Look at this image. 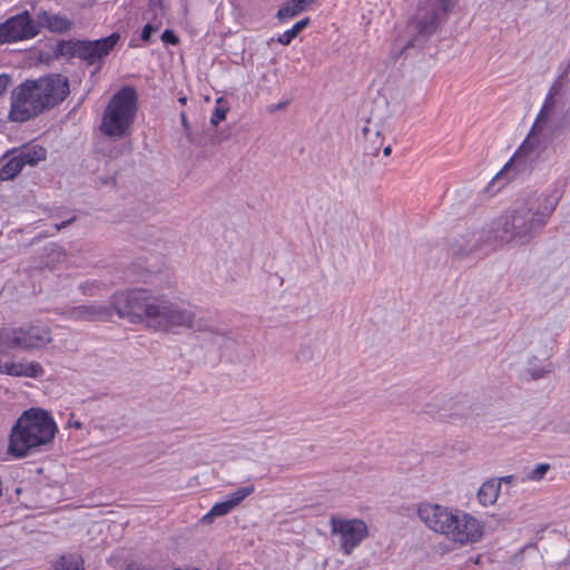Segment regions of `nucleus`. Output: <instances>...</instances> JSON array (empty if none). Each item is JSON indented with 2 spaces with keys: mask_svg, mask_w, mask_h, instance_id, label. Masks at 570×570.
<instances>
[{
  "mask_svg": "<svg viewBox=\"0 0 570 570\" xmlns=\"http://www.w3.org/2000/svg\"><path fill=\"white\" fill-rule=\"evenodd\" d=\"M560 198L557 189L528 195L492 220L487 229L485 242L492 248L530 243L548 224Z\"/></svg>",
  "mask_w": 570,
  "mask_h": 570,
  "instance_id": "1",
  "label": "nucleus"
},
{
  "mask_svg": "<svg viewBox=\"0 0 570 570\" xmlns=\"http://www.w3.org/2000/svg\"><path fill=\"white\" fill-rule=\"evenodd\" d=\"M111 304L119 317L161 332L191 328L196 317L195 312L184 304L141 288L116 293Z\"/></svg>",
  "mask_w": 570,
  "mask_h": 570,
  "instance_id": "2",
  "label": "nucleus"
},
{
  "mask_svg": "<svg viewBox=\"0 0 570 570\" xmlns=\"http://www.w3.org/2000/svg\"><path fill=\"white\" fill-rule=\"evenodd\" d=\"M69 95V82L61 75H49L37 80H26L11 92L9 119L27 121L48 108L61 102Z\"/></svg>",
  "mask_w": 570,
  "mask_h": 570,
  "instance_id": "3",
  "label": "nucleus"
},
{
  "mask_svg": "<svg viewBox=\"0 0 570 570\" xmlns=\"http://www.w3.org/2000/svg\"><path fill=\"white\" fill-rule=\"evenodd\" d=\"M417 514L429 529L460 546L475 543L483 535L481 522L458 509L423 503L419 507Z\"/></svg>",
  "mask_w": 570,
  "mask_h": 570,
  "instance_id": "4",
  "label": "nucleus"
},
{
  "mask_svg": "<svg viewBox=\"0 0 570 570\" xmlns=\"http://www.w3.org/2000/svg\"><path fill=\"white\" fill-rule=\"evenodd\" d=\"M57 426L51 415L41 409L24 411L9 434L8 454L22 459L51 444Z\"/></svg>",
  "mask_w": 570,
  "mask_h": 570,
  "instance_id": "5",
  "label": "nucleus"
},
{
  "mask_svg": "<svg viewBox=\"0 0 570 570\" xmlns=\"http://www.w3.org/2000/svg\"><path fill=\"white\" fill-rule=\"evenodd\" d=\"M448 0H428L422 6L415 19L405 29V35L394 40L391 48V58L396 61L410 49H421L429 38L436 31L449 13Z\"/></svg>",
  "mask_w": 570,
  "mask_h": 570,
  "instance_id": "6",
  "label": "nucleus"
},
{
  "mask_svg": "<svg viewBox=\"0 0 570 570\" xmlns=\"http://www.w3.org/2000/svg\"><path fill=\"white\" fill-rule=\"evenodd\" d=\"M137 92L132 87H124L116 92L104 110L99 129L111 139H122L131 135L137 114Z\"/></svg>",
  "mask_w": 570,
  "mask_h": 570,
  "instance_id": "7",
  "label": "nucleus"
},
{
  "mask_svg": "<svg viewBox=\"0 0 570 570\" xmlns=\"http://www.w3.org/2000/svg\"><path fill=\"white\" fill-rule=\"evenodd\" d=\"M551 136V120L541 116H537L534 124L524 141L521 144L512 159L503 167L494 179H509V174L514 167H519L520 171L528 169L529 165L535 161L543 153L547 146L544 131Z\"/></svg>",
  "mask_w": 570,
  "mask_h": 570,
  "instance_id": "8",
  "label": "nucleus"
},
{
  "mask_svg": "<svg viewBox=\"0 0 570 570\" xmlns=\"http://www.w3.org/2000/svg\"><path fill=\"white\" fill-rule=\"evenodd\" d=\"M51 342V328L40 323L0 328V347L8 350L22 352L40 351Z\"/></svg>",
  "mask_w": 570,
  "mask_h": 570,
  "instance_id": "9",
  "label": "nucleus"
},
{
  "mask_svg": "<svg viewBox=\"0 0 570 570\" xmlns=\"http://www.w3.org/2000/svg\"><path fill=\"white\" fill-rule=\"evenodd\" d=\"M117 32L98 40H62L57 45L55 53L62 58H79L88 65H100L119 41Z\"/></svg>",
  "mask_w": 570,
  "mask_h": 570,
  "instance_id": "10",
  "label": "nucleus"
},
{
  "mask_svg": "<svg viewBox=\"0 0 570 570\" xmlns=\"http://www.w3.org/2000/svg\"><path fill=\"white\" fill-rule=\"evenodd\" d=\"M563 83L557 79L549 88L538 116L551 120V134L560 135L570 128V105L561 96Z\"/></svg>",
  "mask_w": 570,
  "mask_h": 570,
  "instance_id": "11",
  "label": "nucleus"
},
{
  "mask_svg": "<svg viewBox=\"0 0 570 570\" xmlns=\"http://www.w3.org/2000/svg\"><path fill=\"white\" fill-rule=\"evenodd\" d=\"M331 533L340 538V547L345 556H350L361 542L368 537V528L362 519H330Z\"/></svg>",
  "mask_w": 570,
  "mask_h": 570,
  "instance_id": "12",
  "label": "nucleus"
},
{
  "mask_svg": "<svg viewBox=\"0 0 570 570\" xmlns=\"http://www.w3.org/2000/svg\"><path fill=\"white\" fill-rule=\"evenodd\" d=\"M38 31L30 14L24 11L0 24V43L30 39L37 36Z\"/></svg>",
  "mask_w": 570,
  "mask_h": 570,
  "instance_id": "13",
  "label": "nucleus"
},
{
  "mask_svg": "<svg viewBox=\"0 0 570 570\" xmlns=\"http://www.w3.org/2000/svg\"><path fill=\"white\" fill-rule=\"evenodd\" d=\"M114 311L115 308L111 303L110 305L88 304L68 307L62 314L72 321L99 322L108 321Z\"/></svg>",
  "mask_w": 570,
  "mask_h": 570,
  "instance_id": "14",
  "label": "nucleus"
},
{
  "mask_svg": "<svg viewBox=\"0 0 570 570\" xmlns=\"http://www.w3.org/2000/svg\"><path fill=\"white\" fill-rule=\"evenodd\" d=\"M254 491L255 487L253 484L238 488L235 492L229 493L225 501L215 503L209 512L202 518V522L212 523L215 518L227 515L247 497L252 495Z\"/></svg>",
  "mask_w": 570,
  "mask_h": 570,
  "instance_id": "15",
  "label": "nucleus"
},
{
  "mask_svg": "<svg viewBox=\"0 0 570 570\" xmlns=\"http://www.w3.org/2000/svg\"><path fill=\"white\" fill-rule=\"evenodd\" d=\"M485 238L487 230H482L478 234L466 230L449 243V250L455 256H464L480 248L483 244L488 245Z\"/></svg>",
  "mask_w": 570,
  "mask_h": 570,
  "instance_id": "16",
  "label": "nucleus"
},
{
  "mask_svg": "<svg viewBox=\"0 0 570 570\" xmlns=\"http://www.w3.org/2000/svg\"><path fill=\"white\" fill-rule=\"evenodd\" d=\"M37 28H46L51 32L62 33L71 29L72 21L65 16L41 10L37 13Z\"/></svg>",
  "mask_w": 570,
  "mask_h": 570,
  "instance_id": "17",
  "label": "nucleus"
},
{
  "mask_svg": "<svg viewBox=\"0 0 570 570\" xmlns=\"http://www.w3.org/2000/svg\"><path fill=\"white\" fill-rule=\"evenodd\" d=\"M45 255L42 259V264L45 267L49 269H56L62 264H65L68 259V254L66 250L58 244L51 243L45 247Z\"/></svg>",
  "mask_w": 570,
  "mask_h": 570,
  "instance_id": "18",
  "label": "nucleus"
},
{
  "mask_svg": "<svg viewBox=\"0 0 570 570\" xmlns=\"http://www.w3.org/2000/svg\"><path fill=\"white\" fill-rule=\"evenodd\" d=\"M500 493V482L498 480H489L484 482L478 491V501L483 507L492 505L497 502Z\"/></svg>",
  "mask_w": 570,
  "mask_h": 570,
  "instance_id": "19",
  "label": "nucleus"
},
{
  "mask_svg": "<svg viewBox=\"0 0 570 570\" xmlns=\"http://www.w3.org/2000/svg\"><path fill=\"white\" fill-rule=\"evenodd\" d=\"M45 370L39 362L31 361L28 363L13 362V376L37 379L42 376Z\"/></svg>",
  "mask_w": 570,
  "mask_h": 570,
  "instance_id": "20",
  "label": "nucleus"
},
{
  "mask_svg": "<svg viewBox=\"0 0 570 570\" xmlns=\"http://www.w3.org/2000/svg\"><path fill=\"white\" fill-rule=\"evenodd\" d=\"M24 165L36 166L46 159L47 150L40 145L26 146L18 151Z\"/></svg>",
  "mask_w": 570,
  "mask_h": 570,
  "instance_id": "21",
  "label": "nucleus"
},
{
  "mask_svg": "<svg viewBox=\"0 0 570 570\" xmlns=\"http://www.w3.org/2000/svg\"><path fill=\"white\" fill-rule=\"evenodd\" d=\"M362 135L364 139L371 145L367 150L372 155H376L382 146L381 131L377 125H373L370 120L362 128Z\"/></svg>",
  "mask_w": 570,
  "mask_h": 570,
  "instance_id": "22",
  "label": "nucleus"
},
{
  "mask_svg": "<svg viewBox=\"0 0 570 570\" xmlns=\"http://www.w3.org/2000/svg\"><path fill=\"white\" fill-rule=\"evenodd\" d=\"M314 1L315 0H291L278 10L277 17L279 19L293 18L304 11L305 8Z\"/></svg>",
  "mask_w": 570,
  "mask_h": 570,
  "instance_id": "23",
  "label": "nucleus"
},
{
  "mask_svg": "<svg viewBox=\"0 0 570 570\" xmlns=\"http://www.w3.org/2000/svg\"><path fill=\"white\" fill-rule=\"evenodd\" d=\"M554 365L551 362H546L542 365L538 364V357L532 356L528 361L527 373L533 380H539L544 377L547 374L553 372Z\"/></svg>",
  "mask_w": 570,
  "mask_h": 570,
  "instance_id": "24",
  "label": "nucleus"
},
{
  "mask_svg": "<svg viewBox=\"0 0 570 570\" xmlns=\"http://www.w3.org/2000/svg\"><path fill=\"white\" fill-rule=\"evenodd\" d=\"M24 164L20 159L17 154L12 158H10L0 170V179L1 180H10L13 179L23 168Z\"/></svg>",
  "mask_w": 570,
  "mask_h": 570,
  "instance_id": "25",
  "label": "nucleus"
},
{
  "mask_svg": "<svg viewBox=\"0 0 570 570\" xmlns=\"http://www.w3.org/2000/svg\"><path fill=\"white\" fill-rule=\"evenodd\" d=\"M82 563L78 556H63L55 564V570H83Z\"/></svg>",
  "mask_w": 570,
  "mask_h": 570,
  "instance_id": "26",
  "label": "nucleus"
},
{
  "mask_svg": "<svg viewBox=\"0 0 570 570\" xmlns=\"http://www.w3.org/2000/svg\"><path fill=\"white\" fill-rule=\"evenodd\" d=\"M309 24V19L304 18L303 20L296 22L292 29L285 31L282 36L278 38V42L282 45H289V42L307 26Z\"/></svg>",
  "mask_w": 570,
  "mask_h": 570,
  "instance_id": "27",
  "label": "nucleus"
},
{
  "mask_svg": "<svg viewBox=\"0 0 570 570\" xmlns=\"http://www.w3.org/2000/svg\"><path fill=\"white\" fill-rule=\"evenodd\" d=\"M228 106L223 98L216 100L214 112L210 117V124L217 126L222 120L226 118Z\"/></svg>",
  "mask_w": 570,
  "mask_h": 570,
  "instance_id": "28",
  "label": "nucleus"
},
{
  "mask_svg": "<svg viewBox=\"0 0 570 570\" xmlns=\"http://www.w3.org/2000/svg\"><path fill=\"white\" fill-rule=\"evenodd\" d=\"M549 469L550 465L548 463H540L528 474V479L539 481L546 475Z\"/></svg>",
  "mask_w": 570,
  "mask_h": 570,
  "instance_id": "29",
  "label": "nucleus"
},
{
  "mask_svg": "<svg viewBox=\"0 0 570 570\" xmlns=\"http://www.w3.org/2000/svg\"><path fill=\"white\" fill-rule=\"evenodd\" d=\"M161 40L166 43L170 45H177L178 43V37L174 33V31L167 29L161 35Z\"/></svg>",
  "mask_w": 570,
  "mask_h": 570,
  "instance_id": "30",
  "label": "nucleus"
},
{
  "mask_svg": "<svg viewBox=\"0 0 570 570\" xmlns=\"http://www.w3.org/2000/svg\"><path fill=\"white\" fill-rule=\"evenodd\" d=\"M0 374L13 376V361L3 362L0 358Z\"/></svg>",
  "mask_w": 570,
  "mask_h": 570,
  "instance_id": "31",
  "label": "nucleus"
},
{
  "mask_svg": "<svg viewBox=\"0 0 570 570\" xmlns=\"http://www.w3.org/2000/svg\"><path fill=\"white\" fill-rule=\"evenodd\" d=\"M157 31V28L153 27L151 24L147 23L144 29H142V32H141V39L144 41H149L150 38H151V35L155 33Z\"/></svg>",
  "mask_w": 570,
  "mask_h": 570,
  "instance_id": "32",
  "label": "nucleus"
},
{
  "mask_svg": "<svg viewBox=\"0 0 570 570\" xmlns=\"http://www.w3.org/2000/svg\"><path fill=\"white\" fill-rule=\"evenodd\" d=\"M75 220H76V217L73 216V217H71V218H69V219H67V220H63V222L59 223V224H55V229H56L57 232H59V230H61L62 228H65V227L69 226V225H70L72 222H75Z\"/></svg>",
  "mask_w": 570,
  "mask_h": 570,
  "instance_id": "33",
  "label": "nucleus"
},
{
  "mask_svg": "<svg viewBox=\"0 0 570 570\" xmlns=\"http://www.w3.org/2000/svg\"><path fill=\"white\" fill-rule=\"evenodd\" d=\"M125 570H153L150 567L141 566L138 563H129Z\"/></svg>",
  "mask_w": 570,
  "mask_h": 570,
  "instance_id": "34",
  "label": "nucleus"
},
{
  "mask_svg": "<svg viewBox=\"0 0 570 570\" xmlns=\"http://www.w3.org/2000/svg\"><path fill=\"white\" fill-rule=\"evenodd\" d=\"M8 83H9V78L4 75L0 76V96L6 90Z\"/></svg>",
  "mask_w": 570,
  "mask_h": 570,
  "instance_id": "35",
  "label": "nucleus"
},
{
  "mask_svg": "<svg viewBox=\"0 0 570 570\" xmlns=\"http://www.w3.org/2000/svg\"><path fill=\"white\" fill-rule=\"evenodd\" d=\"M180 120H181V125L185 128V130L188 131L189 130V122L187 120V116H186L185 111L180 112Z\"/></svg>",
  "mask_w": 570,
  "mask_h": 570,
  "instance_id": "36",
  "label": "nucleus"
},
{
  "mask_svg": "<svg viewBox=\"0 0 570 570\" xmlns=\"http://www.w3.org/2000/svg\"><path fill=\"white\" fill-rule=\"evenodd\" d=\"M81 291L83 294H88V295H92V288H94V284H86V285H81L80 286Z\"/></svg>",
  "mask_w": 570,
  "mask_h": 570,
  "instance_id": "37",
  "label": "nucleus"
},
{
  "mask_svg": "<svg viewBox=\"0 0 570 570\" xmlns=\"http://www.w3.org/2000/svg\"><path fill=\"white\" fill-rule=\"evenodd\" d=\"M570 71V61L568 62L567 67L564 68V70L560 73L559 76V80H563L567 78L568 73Z\"/></svg>",
  "mask_w": 570,
  "mask_h": 570,
  "instance_id": "38",
  "label": "nucleus"
},
{
  "mask_svg": "<svg viewBox=\"0 0 570 570\" xmlns=\"http://www.w3.org/2000/svg\"><path fill=\"white\" fill-rule=\"evenodd\" d=\"M513 480H514V475H505V476H502L498 482H500V484L502 482L510 484L513 482Z\"/></svg>",
  "mask_w": 570,
  "mask_h": 570,
  "instance_id": "39",
  "label": "nucleus"
},
{
  "mask_svg": "<svg viewBox=\"0 0 570 570\" xmlns=\"http://www.w3.org/2000/svg\"><path fill=\"white\" fill-rule=\"evenodd\" d=\"M392 149H391V146H386L384 149H383V154L384 156H389L391 154Z\"/></svg>",
  "mask_w": 570,
  "mask_h": 570,
  "instance_id": "40",
  "label": "nucleus"
},
{
  "mask_svg": "<svg viewBox=\"0 0 570 570\" xmlns=\"http://www.w3.org/2000/svg\"><path fill=\"white\" fill-rule=\"evenodd\" d=\"M186 100H187V99H186L185 97L179 98V102H180V104H183V105H184V104H186Z\"/></svg>",
  "mask_w": 570,
  "mask_h": 570,
  "instance_id": "41",
  "label": "nucleus"
},
{
  "mask_svg": "<svg viewBox=\"0 0 570 570\" xmlns=\"http://www.w3.org/2000/svg\"><path fill=\"white\" fill-rule=\"evenodd\" d=\"M450 7H449V11L451 10V8L453 7V2L451 0H448Z\"/></svg>",
  "mask_w": 570,
  "mask_h": 570,
  "instance_id": "42",
  "label": "nucleus"
},
{
  "mask_svg": "<svg viewBox=\"0 0 570 570\" xmlns=\"http://www.w3.org/2000/svg\"><path fill=\"white\" fill-rule=\"evenodd\" d=\"M75 426L80 428L81 424L80 423H75Z\"/></svg>",
  "mask_w": 570,
  "mask_h": 570,
  "instance_id": "43",
  "label": "nucleus"
}]
</instances>
